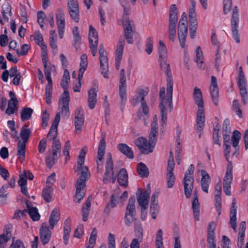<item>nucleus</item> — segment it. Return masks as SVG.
Returning <instances> with one entry per match:
<instances>
[{"mask_svg":"<svg viewBox=\"0 0 248 248\" xmlns=\"http://www.w3.org/2000/svg\"><path fill=\"white\" fill-rule=\"evenodd\" d=\"M52 149V155L59 158L61 152V145L59 140H55L53 142Z\"/></svg>","mask_w":248,"mask_h":248,"instance_id":"nucleus-38","label":"nucleus"},{"mask_svg":"<svg viewBox=\"0 0 248 248\" xmlns=\"http://www.w3.org/2000/svg\"><path fill=\"white\" fill-rule=\"evenodd\" d=\"M177 22L178 16L176 5L172 4L170 8L168 25L169 38L171 42H174L175 40Z\"/></svg>","mask_w":248,"mask_h":248,"instance_id":"nucleus-3","label":"nucleus"},{"mask_svg":"<svg viewBox=\"0 0 248 248\" xmlns=\"http://www.w3.org/2000/svg\"><path fill=\"white\" fill-rule=\"evenodd\" d=\"M84 196L85 193L84 191H82V190L78 191L76 189V194L74 197V201L77 202H80Z\"/></svg>","mask_w":248,"mask_h":248,"instance_id":"nucleus-62","label":"nucleus"},{"mask_svg":"<svg viewBox=\"0 0 248 248\" xmlns=\"http://www.w3.org/2000/svg\"><path fill=\"white\" fill-rule=\"evenodd\" d=\"M106 133L103 132L101 135V139L99 142V145L98 148L96 163L98 166H102V159L105 154L106 143L105 141Z\"/></svg>","mask_w":248,"mask_h":248,"instance_id":"nucleus-12","label":"nucleus"},{"mask_svg":"<svg viewBox=\"0 0 248 248\" xmlns=\"http://www.w3.org/2000/svg\"><path fill=\"white\" fill-rule=\"evenodd\" d=\"M86 181L85 179L79 177L77 181V189L78 191L82 190L85 186Z\"/></svg>","mask_w":248,"mask_h":248,"instance_id":"nucleus-64","label":"nucleus"},{"mask_svg":"<svg viewBox=\"0 0 248 248\" xmlns=\"http://www.w3.org/2000/svg\"><path fill=\"white\" fill-rule=\"evenodd\" d=\"M2 15L3 16V17L4 18V20L6 22L9 21V17L6 16V14L8 15L9 16H11L12 15V7L10 4L9 3H6L2 5Z\"/></svg>","mask_w":248,"mask_h":248,"instance_id":"nucleus-41","label":"nucleus"},{"mask_svg":"<svg viewBox=\"0 0 248 248\" xmlns=\"http://www.w3.org/2000/svg\"><path fill=\"white\" fill-rule=\"evenodd\" d=\"M137 195V201L138 204L141 208H148L149 204L150 192L147 190L144 192H141L139 194L136 193Z\"/></svg>","mask_w":248,"mask_h":248,"instance_id":"nucleus-18","label":"nucleus"},{"mask_svg":"<svg viewBox=\"0 0 248 248\" xmlns=\"http://www.w3.org/2000/svg\"><path fill=\"white\" fill-rule=\"evenodd\" d=\"M148 92L142 89H139L137 91V94L135 95L133 98V103L136 104L138 103L145 101L144 99L145 96L148 94Z\"/></svg>","mask_w":248,"mask_h":248,"instance_id":"nucleus-30","label":"nucleus"},{"mask_svg":"<svg viewBox=\"0 0 248 248\" xmlns=\"http://www.w3.org/2000/svg\"><path fill=\"white\" fill-rule=\"evenodd\" d=\"M57 26L65 25L64 12L62 8H59L56 15Z\"/></svg>","mask_w":248,"mask_h":248,"instance_id":"nucleus-40","label":"nucleus"},{"mask_svg":"<svg viewBox=\"0 0 248 248\" xmlns=\"http://www.w3.org/2000/svg\"><path fill=\"white\" fill-rule=\"evenodd\" d=\"M202 178L201 180V184H210L211 178L209 174L204 170H201Z\"/></svg>","mask_w":248,"mask_h":248,"instance_id":"nucleus-54","label":"nucleus"},{"mask_svg":"<svg viewBox=\"0 0 248 248\" xmlns=\"http://www.w3.org/2000/svg\"><path fill=\"white\" fill-rule=\"evenodd\" d=\"M114 175V166L112 158L110 153L107 155L105 164V172L103 175L102 180L104 184H108L112 179V183L114 184L116 180V176Z\"/></svg>","mask_w":248,"mask_h":248,"instance_id":"nucleus-5","label":"nucleus"},{"mask_svg":"<svg viewBox=\"0 0 248 248\" xmlns=\"http://www.w3.org/2000/svg\"><path fill=\"white\" fill-rule=\"evenodd\" d=\"M59 158L55 157L53 155L52 156L47 155L46 157V163L47 167L49 169H51L54 165L55 161H56Z\"/></svg>","mask_w":248,"mask_h":248,"instance_id":"nucleus-58","label":"nucleus"},{"mask_svg":"<svg viewBox=\"0 0 248 248\" xmlns=\"http://www.w3.org/2000/svg\"><path fill=\"white\" fill-rule=\"evenodd\" d=\"M44 73L46 76V75L47 73H49V75L51 77V72L55 71V65L54 64H52L51 63H45L44 64Z\"/></svg>","mask_w":248,"mask_h":248,"instance_id":"nucleus-57","label":"nucleus"},{"mask_svg":"<svg viewBox=\"0 0 248 248\" xmlns=\"http://www.w3.org/2000/svg\"><path fill=\"white\" fill-rule=\"evenodd\" d=\"M31 202H29L28 201L26 202V205L27 208H28V213L31 217V218L33 221H38L40 219V215L38 213V210L36 207H31L30 204Z\"/></svg>","mask_w":248,"mask_h":248,"instance_id":"nucleus-31","label":"nucleus"},{"mask_svg":"<svg viewBox=\"0 0 248 248\" xmlns=\"http://www.w3.org/2000/svg\"><path fill=\"white\" fill-rule=\"evenodd\" d=\"M117 181L119 184L126 187L128 185V175L125 169H121L117 174Z\"/></svg>","mask_w":248,"mask_h":248,"instance_id":"nucleus-22","label":"nucleus"},{"mask_svg":"<svg viewBox=\"0 0 248 248\" xmlns=\"http://www.w3.org/2000/svg\"><path fill=\"white\" fill-rule=\"evenodd\" d=\"M125 40L124 38H121L119 40V44L116 46L115 53V61L120 62L122 60V58L124 52Z\"/></svg>","mask_w":248,"mask_h":248,"instance_id":"nucleus-25","label":"nucleus"},{"mask_svg":"<svg viewBox=\"0 0 248 248\" xmlns=\"http://www.w3.org/2000/svg\"><path fill=\"white\" fill-rule=\"evenodd\" d=\"M159 62H166L168 60L167 51L164 42L159 41L158 47Z\"/></svg>","mask_w":248,"mask_h":248,"instance_id":"nucleus-23","label":"nucleus"},{"mask_svg":"<svg viewBox=\"0 0 248 248\" xmlns=\"http://www.w3.org/2000/svg\"><path fill=\"white\" fill-rule=\"evenodd\" d=\"M98 33L96 30L92 25H90L89 32V43H98Z\"/></svg>","mask_w":248,"mask_h":248,"instance_id":"nucleus-37","label":"nucleus"},{"mask_svg":"<svg viewBox=\"0 0 248 248\" xmlns=\"http://www.w3.org/2000/svg\"><path fill=\"white\" fill-rule=\"evenodd\" d=\"M118 198V194L116 193L115 192L111 196L110 202H108L107 204V205L104 210L105 212L109 213L110 211V210H109L110 206L111 208H114L117 205V203H118V202L117 200Z\"/></svg>","mask_w":248,"mask_h":248,"instance_id":"nucleus-36","label":"nucleus"},{"mask_svg":"<svg viewBox=\"0 0 248 248\" xmlns=\"http://www.w3.org/2000/svg\"><path fill=\"white\" fill-rule=\"evenodd\" d=\"M163 232L161 229L158 230L157 232L155 240L156 248H164L163 243Z\"/></svg>","mask_w":248,"mask_h":248,"instance_id":"nucleus-47","label":"nucleus"},{"mask_svg":"<svg viewBox=\"0 0 248 248\" xmlns=\"http://www.w3.org/2000/svg\"><path fill=\"white\" fill-rule=\"evenodd\" d=\"M241 138V133L240 132L237 130H235L232 133V145L234 148H237L236 150L233 153L232 155H238L239 154V147H238V143Z\"/></svg>","mask_w":248,"mask_h":248,"instance_id":"nucleus-27","label":"nucleus"},{"mask_svg":"<svg viewBox=\"0 0 248 248\" xmlns=\"http://www.w3.org/2000/svg\"><path fill=\"white\" fill-rule=\"evenodd\" d=\"M160 68L167 76V96H165V88L162 87L159 92L160 108L161 115L162 126L165 127L167 120L166 106L170 111L172 109L173 80L170 64L168 63H160Z\"/></svg>","mask_w":248,"mask_h":248,"instance_id":"nucleus-1","label":"nucleus"},{"mask_svg":"<svg viewBox=\"0 0 248 248\" xmlns=\"http://www.w3.org/2000/svg\"><path fill=\"white\" fill-rule=\"evenodd\" d=\"M151 131L149 135V141L150 144L155 147L157 139L158 136V124L157 118L156 115H155L153 118V121L151 124Z\"/></svg>","mask_w":248,"mask_h":248,"instance_id":"nucleus-11","label":"nucleus"},{"mask_svg":"<svg viewBox=\"0 0 248 248\" xmlns=\"http://www.w3.org/2000/svg\"><path fill=\"white\" fill-rule=\"evenodd\" d=\"M17 104L18 103H16V102L8 101V108L5 111V113L8 115L14 114L18 109Z\"/></svg>","mask_w":248,"mask_h":248,"instance_id":"nucleus-46","label":"nucleus"},{"mask_svg":"<svg viewBox=\"0 0 248 248\" xmlns=\"http://www.w3.org/2000/svg\"><path fill=\"white\" fill-rule=\"evenodd\" d=\"M53 189L50 186H46L42 190V195L46 202H49L52 199Z\"/></svg>","mask_w":248,"mask_h":248,"instance_id":"nucleus-33","label":"nucleus"},{"mask_svg":"<svg viewBox=\"0 0 248 248\" xmlns=\"http://www.w3.org/2000/svg\"><path fill=\"white\" fill-rule=\"evenodd\" d=\"M190 23L189 34L191 38H194L196 36V30L197 29V19H189Z\"/></svg>","mask_w":248,"mask_h":248,"instance_id":"nucleus-42","label":"nucleus"},{"mask_svg":"<svg viewBox=\"0 0 248 248\" xmlns=\"http://www.w3.org/2000/svg\"><path fill=\"white\" fill-rule=\"evenodd\" d=\"M218 90L217 78L212 76L211 77L210 92L212 101L215 106L218 105Z\"/></svg>","mask_w":248,"mask_h":248,"instance_id":"nucleus-13","label":"nucleus"},{"mask_svg":"<svg viewBox=\"0 0 248 248\" xmlns=\"http://www.w3.org/2000/svg\"><path fill=\"white\" fill-rule=\"evenodd\" d=\"M219 126L218 124H217V125L214 127L213 133V139L214 140V143L215 144L218 145L219 146H220V142L219 140Z\"/></svg>","mask_w":248,"mask_h":248,"instance_id":"nucleus-48","label":"nucleus"},{"mask_svg":"<svg viewBox=\"0 0 248 248\" xmlns=\"http://www.w3.org/2000/svg\"><path fill=\"white\" fill-rule=\"evenodd\" d=\"M119 1L124 8L123 15H128L130 10L128 1L127 0H119Z\"/></svg>","mask_w":248,"mask_h":248,"instance_id":"nucleus-55","label":"nucleus"},{"mask_svg":"<svg viewBox=\"0 0 248 248\" xmlns=\"http://www.w3.org/2000/svg\"><path fill=\"white\" fill-rule=\"evenodd\" d=\"M60 121V113H57L55 117L52 125L49 130L47 137L50 138V140H53V141L55 140H59L56 139L58 134V126Z\"/></svg>","mask_w":248,"mask_h":248,"instance_id":"nucleus-15","label":"nucleus"},{"mask_svg":"<svg viewBox=\"0 0 248 248\" xmlns=\"http://www.w3.org/2000/svg\"><path fill=\"white\" fill-rule=\"evenodd\" d=\"M40 236L41 242L43 245L47 244L51 236V232L46 223H43L40 229Z\"/></svg>","mask_w":248,"mask_h":248,"instance_id":"nucleus-16","label":"nucleus"},{"mask_svg":"<svg viewBox=\"0 0 248 248\" xmlns=\"http://www.w3.org/2000/svg\"><path fill=\"white\" fill-rule=\"evenodd\" d=\"M195 2L191 3V6L188 14V19H197L196 14L195 13Z\"/></svg>","mask_w":248,"mask_h":248,"instance_id":"nucleus-63","label":"nucleus"},{"mask_svg":"<svg viewBox=\"0 0 248 248\" xmlns=\"http://www.w3.org/2000/svg\"><path fill=\"white\" fill-rule=\"evenodd\" d=\"M159 211V206L158 203L151 204L150 212L152 217L154 219H155Z\"/></svg>","mask_w":248,"mask_h":248,"instance_id":"nucleus-60","label":"nucleus"},{"mask_svg":"<svg viewBox=\"0 0 248 248\" xmlns=\"http://www.w3.org/2000/svg\"><path fill=\"white\" fill-rule=\"evenodd\" d=\"M60 219V211L57 208H55L51 213L49 217V223L50 228L53 229L54 226L57 224Z\"/></svg>","mask_w":248,"mask_h":248,"instance_id":"nucleus-24","label":"nucleus"},{"mask_svg":"<svg viewBox=\"0 0 248 248\" xmlns=\"http://www.w3.org/2000/svg\"><path fill=\"white\" fill-rule=\"evenodd\" d=\"M12 227L13 225L11 224H7L5 226L3 233L0 235V248H4L6 243L10 239Z\"/></svg>","mask_w":248,"mask_h":248,"instance_id":"nucleus-17","label":"nucleus"},{"mask_svg":"<svg viewBox=\"0 0 248 248\" xmlns=\"http://www.w3.org/2000/svg\"><path fill=\"white\" fill-rule=\"evenodd\" d=\"M137 170L140 177L146 178L148 176L149 170L147 167L142 162H140L138 164Z\"/></svg>","mask_w":248,"mask_h":248,"instance_id":"nucleus-34","label":"nucleus"},{"mask_svg":"<svg viewBox=\"0 0 248 248\" xmlns=\"http://www.w3.org/2000/svg\"><path fill=\"white\" fill-rule=\"evenodd\" d=\"M205 120L204 108H198L196 118L197 129L198 131L202 130L204 126Z\"/></svg>","mask_w":248,"mask_h":248,"instance_id":"nucleus-19","label":"nucleus"},{"mask_svg":"<svg viewBox=\"0 0 248 248\" xmlns=\"http://www.w3.org/2000/svg\"><path fill=\"white\" fill-rule=\"evenodd\" d=\"M101 74L106 78H108V63H100Z\"/></svg>","mask_w":248,"mask_h":248,"instance_id":"nucleus-53","label":"nucleus"},{"mask_svg":"<svg viewBox=\"0 0 248 248\" xmlns=\"http://www.w3.org/2000/svg\"><path fill=\"white\" fill-rule=\"evenodd\" d=\"M117 148L127 158L129 159H133L134 158V153L132 149L126 144L119 143L117 145Z\"/></svg>","mask_w":248,"mask_h":248,"instance_id":"nucleus-21","label":"nucleus"},{"mask_svg":"<svg viewBox=\"0 0 248 248\" xmlns=\"http://www.w3.org/2000/svg\"><path fill=\"white\" fill-rule=\"evenodd\" d=\"M85 162V157H82L81 156H78V161H77V166L75 167L74 168V170L75 172H78L80 171V169L85 167V166H84V163Z\"/></svg>","mask_w":248,"mask_h":248,"instance_id":"nucleus-56","label":"nucleus"},{"mask_svg":"<svg viewBox=\"0 0 248 248\" xmlns=\"http://www.w3.org/2000/svg\"><path fill=\"white\" fill-rule=\"evenodd\" d=\"M193 97L195 104L198 108H204V102L202 94L201 89L197 87L194 88Z\"/></svg>","mask_w":248,"mask_h":248,"instance_id":"nucleus-20","label":"nucleus"},{"mask_svg":"<svg viewBox=\"0 0 248 248\" xmlns=\"http://www.w3.org/2000/svg\"><path fill=\"white\" fill-rule=\"evenodd\" d=\"M92 200V196H89L86 201L85 204L83 205L82 209V220L84 221L87 220L89 216V211L91 205Z\"/></svg>","mask_w":248,"mask_h":248,"instance_id":"nucleus-32","label":"nucleus"},{"mask_svg":"<svg viewBox=\"0 0 248 248\" xmlns=\"http://www.w3.org/2000/svg\"><path fill=\"white\" fill-rule=\"evenodd\" d=\"M27 125L25 124L21 129L20 136L22 141L19 140L17 144V156L20 161L22 162L25 159L26 152V144L29 138L31 135V132L30 129L26 128Z\"/></svg>","mask_w":248,"mask_h":248,"instance_id":"nucleus-2","label":"nucleus"},{"mask_svg":"<svg viewBox=\"0 0 248 248\" xmlns=\"http://www.w3.org/2000/svg\"><path fill=\"white\" fill-rule=\"evenodd\" d=\"M232 108L236 115H238L240 118H242V111L240 108V105L237 100H234L233 101L232 104Z\"/></svg>","mask_w":248,"mask_h":248,"instance_id":"nucleus-49","label":"nucleus"},{"mask_svg":"<svg viewBox=\"0 0 248 248\" xmlns=\"http://www.w3.org/2000/svg\"><path fill=\"white\" fill-rule=\"evenodd\" d=\"M84 122V116L83 110L81 108H78L76 109L75 112V133L79 134L81 130L83 125Z\"/></svg>","mask_w":248,"mask_h":248,"instance_id":"nucleus-10","label":"nucleus"},{"mask_svg":"<svg viewBox=\"0 0 248 248\" xmlns=\"http://www.w3.org/2000/svg\"><path fill=\"white\" fill-rule=\"evenodd\" d=\"M134 143L138 148L141 154H148L152 153L154 150V147L147 140L143 137H140L135 140Z\"/></svg>","mask_w":248,"mask_h":248,"instance_id":"nucleus-8","label":"nucleus"},{"mask_svg":"<svg viewBox=\"0 0 248 248\" xmlns=\"http://www.w3.org/2000/svg\"><path fill=\"white\" fill-rule=\"evenodd\" d=\"M174 167H167V173L166 174L167 187L171 188L175 182V176L173 173Z\"/></svg>","mask_w":248,"mask_h":248,"instance_id":"nucleus-26","label":"nucleus"},{"mask_svg":"<svg viewBox=\"0 0 248 248\" xmlns=\"http://www.w3.org/2000/svg\"><path fill=\"white\" fill-rule=\"evenodd\" d=\"M88 66V63H80L78 75V85H76L74 88V91L75 92H79L81 87V81L83 76V74L86 70Z\"/></svg>","mask_w":248,"mask_h":248,"instance_id":"nucleus-28","label":"nucleus"},{"mask_svg":"<svg viewBox=\"0 0 248 248\" xmlns=\"http://www.w3.org/2000/svg\"><path fill=\"white\" fill-rule=\"evenodd\" d=\"M33 36L35 43L39 46L44 44L43 38L41 33L39 31H36Z\"/></svg>","mask_w":248,"mask_h":248,"instance_id":"nucleus-59","label":"nucleus"},{"mask_svg":"<svg viewBox=\"0 0 248 248\" xmlns=\"http://www.w3.org/2000/svg\"><path fill=\"white\" fill-rule=\"evenodd\" d=\"M122 20L123 25L124 28V31H132V23H133V22L130 21L128 15H123Z\"/></svg>","mask_w":248,"mask_h":248,"instance_id":"nucleus-44","label":"nucleus"},{"mask_svg":"<svg viewBox=\"0 0 248 248\" xmlns=\"http://www.w3.org/2000/svg\"><path fill=\"white\" fill-rule=\"evenodd\" d=\"M135 197L131 196L128 200V203L126 206L125 215L124 217V223L127 226H130L133 222L136 219V214L135 208Z\"/></svg>","mask_w":248,"mask_h":248,"instance_id":"nucleus-7","label":"nucleus"},{"mask_svg":"<svg viewBox=\"0 0 248 248\" xmlns=\"http://www.w3.org/2000/svg\"><path fill=\"white\" fill-rule=\"evenodd\" d=\"M187 35V26L186 24L178 23V35L182 48L185 47L186 40Z\"/></svg>","mask_w":248,"mask_h":248,"instance_id":"nucleus-14","label":"nucleus"},{"mask_svg":"<svg viewBox=\"0 0 248 248\" xmlns=\"http://www.w3.org/2000/svg\"><path fill=\"white\" fill-rule=\"evenodd\" d=\"M97 93L88 92V103L89 108L93 109L95 108L97 102Z\"/></svg>","mask_w":248,"mask_h":248,"instance_id":"nucleus-39","label":"nucleus"},{"mask_svg":"<svg viewBox=\"0 0 248 248\" xmlns=\"http://www.w3.org/2000/svg\"><path fill=\"white\" fill-rule=\"evenodd\" d=\"M153 37H149L147 39L146 44L145 46V51L148 54H151L153 51Z\"/></svg>","mask_w":248,"mask_h":248,"instance_id":"nucleus-51","label":"nucleus"},{"mask_svg":"<svg viewBox=\"0 0 248 248\" xmlns=\"http://www.w3.org/2000/svg\"><path fill=\"white\" fill-rule=\"evenodd\" d=\"M126 83H119V93L121 100V103L126 99Z\"/></svg>","mask_w":248,"mask_h":248,"instance_id":"nucleus-45","label":"nucleus"},{"mask_svg":"<svg viewBox=\"0 0 248 248\" xmlns=\"http://www.w3.org/2000/svg\"><path fill=\"white\" fill-rule=\"evenodd\" d=\"M216 226L214 222H210L208 225L207 239H215Z\"/></svg>","mask_w":248,"mask_h":248,"instance_id":"nucleus-50","label":"nucleus"},{"mask_svg":"<svg viewBox=\"0 0 248 248\" xmlns=\"http://www.w3.org/2000/svg\"><path fill=\"white\" fill-rule=\"evenodd\" d=\"M46 17V15L43 11H39L37 12V21L41 28L44 27L43 23Z\"/></svg>","mask_w":248,"mask_h":248,"instance_id":"nucleus-61","label":"nucleus"},{"mask_svg":"<svg viewBox=\"0 0 248 248\" xmlns=\"http://www.w3.org/2000/svg\"><path fill=\"white\" fill-rule=\"evenodd\" d=\"M81 171V176L79 177H81L83 179H85L87 180L90 177V173L89 170V169L88 167L85 166L84 167L81 168L80 169V171L78 172V174L79 175L80 171Z\"/></svg>","mask_w":248,"mask_h":248,"instance_id":"nucleus-52","label":"nucleus"},{"mask_svg":"<svg viewBox=\"0 0 248 248\" xmlns=\"http://www.w3.org/2000/svg\"><path fill=\"white\" fill-rule=\"evenodd\" d=\"M194 198L192 202V208L195 219L198 221L200 219V205L196 192H194Z\"/></svg>","mask_w":248,"mask_h":248,"instance_id":"nucleus-29","label":"nucleus"},{"mask_svg":"<svg viewBox=\"0 0 248 248\" xmlns=\"http://www.w3.org/2000/svg\"><path fill=\"white\" fill-rule=\"evenodd\" d=\"M194 167L191 164L186 170L183 179L185 195L187 198H189L193 189L194 179L192 176Z\"/></svg>","mask_w":248,"mask_h":248,"instance_id":"nucleus-4","label":"nucleus"},{"mask_svg":"<svg viewBox=\"0 0 248 248\" xmlns=\"http://www.w3.org/2000/svg\"><path fill=\"white\" fill-rule=\"evenodd\" d=\"M61 103V108L60 109V115L61 113L62 115L63 118L67 119L69 117L70 111L69 108V104H67V102H65Z\"/></svg>","mask_w":248,"mask_h":248,"instance_id":"nucleus-43","label":"nucleus"},{"mask_svg":"<svg viewBox=\"0 0 248 248\" xmlns=\"http://www.w3.org/2000/svg\"><path fill=\"white\" fill-rule=\"evenodd\" d=\"M33 110L31 108L25 107L21 111V120L22 122L29 120L31 119Z\"/></svg>","mask_w":248,"mask_h":248,"instance_id":"nucleus-35","label":"nucleus"},{"mask_svg":"<svg viewBox=\"0 0 248 248\" xmlns=\"http://www.w3.org/2000/svg\"><path fill=\"white\" fill-rule=\"evenodd\" d=\"M68 13L72 19L75 22L79 20V9L78 0H68Z\"/></svg>","mask_w":248,"mask_h":248,"instance_id":"nucleus-9","label":"nucleus"},{"mask_svg":"<svg viewBox=\"0 0 248 248\" xmlns=\"http://www.w3.org/2000/svg\"><path fill=\"white\" fill-rule=\"evenodd\" d=\"M239 21V9L237 6H235L232 14L231 26L232 37L237 43L240 42L238 29Z\"/></svg>","mask_w":248,"mask_h":248,"instance_id":"nucleus-6","label":"nucleus"}]
</instances>
